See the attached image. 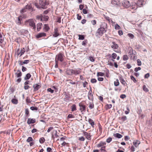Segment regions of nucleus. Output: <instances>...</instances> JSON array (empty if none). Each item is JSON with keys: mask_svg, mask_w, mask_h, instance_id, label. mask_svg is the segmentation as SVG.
Instances as JSON below:
<instances>
[{"mask_svg": "<svg viewBox=\"0 0 152 152\" xmlns=\"http://www.w3.org/2000/svg\"><path fill=\"white\" fill-rule=\"evenodd\" d=\"M42 25V23H39L37 24V30L38 31H40V30L41 28V26Z\"/></svg>", "mask_w": 152, "mask_h": 152, "instance_id": "21", "label": "nucleus"}, {"mask_svg": "<svg viewBox=\"0 0 152 152\" xmlns=\"http://www.w3.org/2000/svg\"><path fill=\"white\" fill-rule=\"evenodd\" d=\"M129 58L127 55H124L123 56V60L126 61L128 60Z\"/></svg>", "mask_w": 152, "mask_h": 152, "instance_id": "45", "label": "nucleus"}, {"mask_svg": "<svg viewBox=\"0 0 152 152\" xmlns=\"http://www.w3.org/2000/svg\"><path fill=\"white\" fill-rule=\"evenodd\" d=\"M88 99L91 101L93 100V95L92 93L91 89H90L89 90L88 94Z\"/></svg>", "mask_w": 152, "mask_h": 152, "instance_id": "10", "label": "nucleus"}, {"mask_svg": "<svg viewBox=\"0 0 152 152\" xmlns=\"http://www.w3.org/2000/svg\"><path fill=\"white\" fill-rule=\"evenodd\" d=\"M80 107V110L81 112L85 111L86 110V106L82 103H80L79 104Z\"/></svg>", "mask_w": 152, "mask_h": 152, "instance_id": "7", "label": "nucleus"}, {"mask_svg": "<svg viewBox=\"0 0 152 152\" xmlns=\"http://www.w3.org/2000/svg\"><path fill=\"white\" fill-rule=\"evenodd\" d=\"M137 65L138 66H140L141 65V62L140 60L139 59H138L137 60Z\"/></svg>", "mask_w": 152, "mask_h": 152, "instance_id": "53", "label": "nucleus"}, {"mask_svg": "<svg viewBox=\"0 0 152 152\" xmlns=\"http://www.w3.org/2000/svg\"><path fill=\"white\" fill-rule=\"evenodd\" d=\"M126 97V96L125 94H122L120 96V97L121 99H124Z\"/></svg>", "mask_w": 152, "mask_h": 152, "instance_id": "62", "label": "nucleus"}, {"mask_svg": "<svg viewBox=\"0 0 152 152\" xmlns=\"http://www.w3.org/2000/svg\"><path fill=\"white\" fill-rule=\"evenodd\" d=\"M112 138L110 137L107 139L106 141L108 143H110L112 141Z\"/></svg>", "mask_w": 152, "mask_h": 152, "instance_id": "60", "label": "nucleus"}, {"mask_svg": "<svg viewBox=\"0 0 152 152\" xmlns=\"http://www.w3.org/2000/svg\"><path fill=\"white\" fill-rule=\"evenodd\" d=\"M89 60L92 62H94L95 61V59L94 58V57L92 56L89 57Z\"/></svg>", "mask_w": 152, "mask_h": 152, "instance_id": "42", "label": "nucleus"}, {"mask_svg": "<svg viewBox=\"0 0 152 152\" xmlns=\"http://www.w3.org/2000/svg\"><path fill=\"white\" fill-rule=\"evenodd\" d=\"M44 29L45 32H47L50 29L49 27L48 24H45L44 27Z\"/></svg>", "mask_w": 152, "mask_h": 152, "instance_id": "22", "label": "nucleus"}, {"mask_svg": "<svg viewBox=\"0 0 152 152\" xmlns=\"http://www.w3.org/2000/svg\"><path fill=\"white\" fill-rule=\"evenodd\" d=\"M127 35L131 39H133L134 37V35L132 34L129 33Z\"/></svg>", "mask_w": 152, "mask_h": 152, "instance_id": "52", "label": "nucleus"}, {"mask_svg": "<svg viewBox=\"0 0 152 152\" xmlns=\"http://www.w3.org/2000/svg\"><path fill=\"white\" fill-rule=\"evenodd\" d=\"M91 83H96V82L97 81L95 79H92L91 80Z\"/></svg>", "mask_w": 152, "mask_h": 152, "instance_id": "56", "label": "nucleus"}, {"mask_svg": "<svg viewBox=\"0 0 152 152\" xmlns=\"http://www.w3.org/2000/svg\"><path fill=\"white\" fill-rule=\"evenodd\" d=\"M122 5L126 8L129 7L130 6L129 1L126 0L124 1L122 3Z\"/></svg>", "mask_w": 152, "mask_h": 152, "instance_id": "4", "label": "nucleus"}, {"mask_svg": "<svg viewBox=\"0 0 152 152\" xmlns=\"http://www.w3.org/2000/svg\"><path fill=\"white\" fill-rule=\"evenodd\" d=\"M26 24H28L31 27L33 28V29L35 30L36 28V26L35 23L32 19H29L26 21Z\"/></svg>", "mask_w": 152, "mask_h": 152, "instance_id": "2", "label": "nucleus"}, {"mask_svg": "<svg viewBox=\"0 0 152 152\" xmlns=\"http://www.w3.org/2000/svg\"><path fill=\"white\" fill-rule=\"evenodd\" d=\"M26 6L23 8V9L20 11V12L21 13H23L25 12H26V11L27 10V8H26Z\"/></svg>", "mask_w": 152, "mask_h": 152, "instance_id": "31", "label": "nucleus"}, {"mask_svg": "<svg viewBox=\"0 0 152 152\" xmlns=\"http://www.w3.org/2000/svg\"><path fill=\"white\" fill-rule=\"evenodd\" d=\"M46 36V34L43 32L39 34L36 36V37L37 38H39L43 37H45Z\"/></svg>", "mask_w": 152, "mask_h": 152, "instance_id": "17", "label": "nucleus"}, {"mask_svg": "<svg viewBox=\"0 0 152 152\" xmlns=\"http://www.w3.org/2000/svg\"><path fill=\"white\" fill-rule=\"evenodd\" d=\"M11 102L12 103L15 104H17L18 103V100L17 99H12L11 100Z\"/></svg>", "mask_w": 152, "mask_h": 152, "instance_id": "34", "label": "nucleus"}, {"mask_svg": "<svg viewBox=\"0 0 152 152\" xmlns=\"http://www.w3.org/2000/svg\"><path fill=\"white\" fill-rule=\"evenodd\" d=\"M117 56V54L115 53H113L111 55V57L113 58V59H112V60L114 62L115 61V60H114V59H115L116 58Z\"/></svg>", "mask_w": 152, "mask_h": 152, "instance_id": "25", "label": "nucleus"}, {"mask_svg": "<svg viewBox=\"0 0 152 152\" xmlns=\"http://www.w3.org/2000/svg\"><path fill=\"white\" fill-rule=\"evenodd\" d=\"M73 75H78L81 72L80 69H73Z\"/></svg>", "mask_w": 152, "mask_h": 152, "instance_id": "12", "label": "nucleus"}, {"mask_svg": "<svg viewBox=\"0 0 152 152\" xmlns=\"http://www.w3.org/2000/svg\"><path fill=\"white\" fill-rule=\"evenodd\" d=\"M140 141L138 140H134L133 143V145L136 147H137L140 144Z\"/></svg>", "mask_w": 152, "mask_h": 152, "instance_id": "19", "label": "nucleus"}, {"mask_svg": "<svg viewBox=\"0 0 152 152\" xmlns=\"http://www.w3.org/2000/svg\"><path fill=\"white\" fill-rule=\"evenodd\" d=\"M106 144L105 142H100L97 145L98 148L104 146Z\"/></svg>", "mask_w": 152, "mask_h": 152, "instance_id": "29", "label": "nucleus"}, {"mask_svg": "<svg viewBox=\"0 0 152 152\" xmlns=\"http://www.w3.org/2000/svg\"><path fill=\"white\" fill-rule=\"evenodd\" d=\"M73 69H68L66 71V74L69 75H73Z\"/></svg>", "mask_w": 152, "mask_h": 152, "instance_id": "24", "label": "nucleus"}, {"mask_svg": "<svg viewBox=\"0 0 152 152\" xmlns=\"http://www.w3.org/2000/svg\"><path fill=\"white\" fill-rule=\"evenodd\" d=\"M119 78L121 83L124 86H125L126 83L125 80L122 77V76L121 75L119 76Z\"/></svg>", "mask_w": 152, "mask_h": 152, "instance_id": "15", "label": "nucleus"}, {"mask_svg": "<svg viewBox=\"0 0 152 152\" xmlns=\"http://www.w3.org/2000/svg\"><path fill=\"white\" fill-rule=\"evenodd\" d=\"M31 77V75L30 73L27 74L24 78L25 80H27L29 79Z\"/></svg>", "mask_w": 152, "mask_h": 152, "instance_id": "27", "label": "nucleus"}, {"mask_svg": "<svg viewBox=\"0 0 152 152\" xmlns=\"http://www.w3.org/2000/svg\"><path fill=\"white\" fill-rule=\"evenodd\" d=\"M26 7L27 8L28 10H29L32 9V7L31 4H27L26 5Z\"/></svg>", "mask_w": 152, "mask_h": 152, "instance_id": "40", "label": "nucleus"}, {"mask_svg": "<svg viewBox=\"0 0 152 152\" xmlns=\"http://www.w3.org/2000/svg\"><path fill=\"white\" fill-rule=\"evenodd\" d=\"M108 64L111 66H113V64L109 61H108Z\"/></svg>", "mask_w": 152, "mask_h": 152, "instance_id": "63", "label": "nucleus"}, {"mask_svg": "<svg viewBox=\"0 0 152 152\" xmlns=\"http://www.w3.org/2000/svg\"><path fill=\"white\" fill-rule=\"evenodd\" d=\"M121 119L123 121H124L127 119V117L126 116H123L121 117Z\"/></svg>", "mask_w": 152, "mask_h": 152, "instance_id": "51", "label": "nucleus"}, {"mask_svg": "<svg viewBox=\"0 0 152 152\" xmlns=\"http://www.w3.org/2000/svg\"><path fill=\"white\" fill-rule=\"evenodd\" d=\"M15 75L18 78L20 77L22 75V73L20 70H18L15 73Z\"/></svg>", "mask_w": 152, "mask_h": 152, "instance_id": "14", "label": "nucleus"}, {"mask_svg": "<svg viewBox=\"0 0 152 152\" xmlns=\"http://www.w3.org/2000/svg\"><path fill=\"white\" fill-rule=\"evenodd\" d=\"M104 74L102 72H98L97 73V76H104Z\"/></svg>", "mask_w": 152, "mask_h": 152, "instance_id": "46", "label": "nucleus"}, {"mask_svg": "<svg viewBox=\"0 0 152 152\" xmlns=\"http://www.w3.org/2000/svg\"><path fill=\"white\" fill-rule=\"evenodd\" d=\"M25 114L26 115V116L28 117L29 114V111L28 109H26Z\"/></svg>", "mask_w": 152, "mask_h": 152, "instance_id": "47", "label": "nucleus"}, {"mask_svg": "<svg viewBox=\"0 0 152 152\" xmlns=\"http://www.w3.org/2000/svg\"><path fill=\"white\" fill-rule=\"evenodd\" d=\"M52 149L48 147L47 148V152H52Z\"/></svg>", "mask_w": 152, "mask_h": 152, "instance_id": "59", "label": "nucleus"}, {"mask_svg": "<svg viewBox=\"0 0 152 152\" xmlns=\"http://www.w3.org/2000/svg\"><path fill=\"white\" fill-rule=\"evenodd\" d=\"M40 4L41 5V8L43 9H45L46 8V6L47 4L46 1L44 0L40 2Z\"/></svg>", "mask_w": 152, "mask_h": 152, "instance_id": "8", "label": "nucleus"}, {"mask_svg": "<svg viewBox=\"0 0 152 152\" xmlns=\"http://www.w3.org/2000/svg\"><path fill=\"white\" fill-rule=\"evenodd\" d=\"M49 18V17L47 16L44 15V16H42V20L44 21H47L48 20V19Z\"/></svg>", "mask_w": 152, "mask_h": 152, "instance_id": "36", "label": "nucleus"}, {"mask_svg": "<svg viewBox=\"0 0 152 152\" xmlns=\"http://www.w3.org/2000/svg\"><path fill=\"white\" fill-rule=\"evenodd\" d=\"M144 4V0H138L137 4L139 7H141Z\"/></svg>", "mask_w": 152, "mask_h": 152, "instance_id": "18", "label": "nucleus"}, {"mask_svg": "<svg viewBox=\"0 0 152 152\" xmlns=\"http://www.w3.org/2000/svg\"><path fill=\"white\" fill-rule=\"evenodd\" d=\"M114 27L115 28L116 30H119L121 28V27L118 24H116L115 25Z\"/></svg>", "mask_w": 152, "mask_h": 152, "instance_id": "39", "label": "nucleus"}, {"mask_svg": "<svg viewBox=\"0 0 152 152\" xmlns=\"http://www.w3.org/2000/svg\"><path fill=\"white\" fill-rule=\"evenodd\" d=\"M25 52V50L24 48H23L22 49H21L20 51V49H18L16 52V53L17 55L18 56L20 55V56L24 53Z\"/></svg>", "mask_w": 152, "mask_h": 152, "instance_id": "5", "label": "nucleus"}, {"mask_svg": "<svg viewBox=\"0 0 152 152\" xmlns=\"http://www.w3.org/2000/svg\"><path fill=\"white\" fill-rule=\"evenodd\" d=\"M74 115L71 114H69L67 116V118H74Z\"/></svg>", "mask_w": 152, "mask_h": 152, "instance_id": "54", "label": "nucleus"}, {"mask_svg": "<svg viewBox=\"0 0 152 152\" xmlns=\"http://www.w3.org/2000/svg\"><path fill=\"white\" fill-rule=\"evenodd\" d=\"M20 31L21 33L23 34H27L28 33V31L26 30H21Z\"/></svg>", "mask_w": 152, "mask_h": 152, "instance_id": "35", "label": "nucleus"}, {"mask_svg": "<svg viewBox=\"0 0 152 152\" xmlns=\"http://www.w3.org/2000/svg\"><path fill=\"white\" fill-rule=\"evenodd\" d=\"M137 5L136 4H134V5H133L131 7L132 10H135L137 8Z\"/></svg>", "mask_w": 152, "mask_h": 152, "instance_id": "23", "label": "nucleus"}, {"mask_svg": "<svg viewBox=\"0 0 152 152\" xmlns=\"http://www.w3.org/2000/svg\"><path fill=\"white\" fill-rule=\"evenodd\" d=\"M113 45H111V47L113 49H117L118 47V45L115 42H112Z\"/></svg>", "mask_w": 152, "mask_h": 152, "instance_id": "16", "label": "nucleus"}, {"mask_svg": "<svg viewBox=\"0 0 152 152\" xmlns=\"http://www.w3.org/2000/svg\"><path fill=\"white\" fill-rule=\"evenodd\" d=\"M45 140L44 137L40 138L39 140V142L41 143H43L45 141Z\"/></svg>", "mask_w": 152, "mask_h": 152, "instance_id": "38", "label": "nucleus"}, {"mask_svg": "<svg viewBox=\"0 0 152 152\" xmlns=\"http://www.w3.org/2000/svg\"><path fill=\"white\" fill-rule=\"evenodd\" d=\"M114 86H117L119 85V80L118 79H117L116 80V81L114 82Z\"/></svg>", "mask_w": 152, "mask_h": 152, "instance_id": "32", "label": "nucleus"}, {"mask_svg": "<svg viewBox=\"0 0 152 152\" xmlns=\"http://www.w3.org/2000/svg\"><path fill=\"white\" fill-rule=\"evenodd\" d=\"M91 23L92 25H94L96 24V20H92L91 21Z\"/></svg>", "mask_w": 152, "mask_h": 152, "instance_id": "58", "label": "nucleus"}, {"mask_svg": "<svg viewBox=\"0 0 152 152\" xmlns=\"http://www.w3.org/2000/svg\"><path fill=\"white\" fill-rule=\"evenodd\" d=\"M26 102L28 103H30L31 102V101L30 98L28 97H27L26 100Z\"/></svg>", "mask_w": 152, "mask_h": 152, "instance_id": "55", "label": "nucleus"}, {"mask_svg": "<svg viewBox=\"0 0 152 152\" xmlns=\"http://www.w3.org/2000/svg\"><path fill=\"white\" fill-rule=\"evenodd\" d=\"M106 31L105 28L103 27H100L97 30L96 33V36L99 38L101 37L103 33Z\"/></svg>", "mask_w": 152, "mask_h": 152, "instance_id": "1", "label": "nucleus"}, {"mask_svg": "<svg viewBox=\"0 0 152 152\" xmlns=\"http://www.w3.org/2000/svg\"><path fill=\"white\" fill-rule=\"evenodd\" d=\"M114 136L118 138H121L122 137V135H121V134L118 133H117L116 134H114Z\"/></svg>", "mask_w": 152, "mask_h": 152, "instance_id": "26", "label": "nucleus"}, {"mask_svg": "<svg viewBox=\"0 0 152 152\" xmlns=\"http://www.w3.org/2000/svg\"><path fill=\"white\" fill-rule=\"evenodd\" d=\"M36 120L35 119L28 118L27 120V123L28 124H34Z\"/></svg>", "mask_w": 152, "mask_h": 152, "instance_id": "11", "label": "nucleus"}, {"mask_svg": "<svg viewBox=\"0 0 152 152\" xmlns=\"http://www.w3.org/2000/svg\"><path fill=\"white\" fill-rule=\"evenodd\" d=\"M47 91L48 92H51V93H53L54 91L51 88H48L47 89Z\"/></svg>", "mask_w": 152, "mask_h": 152, "instance_id": "61", "label": "nucleus"}, {"mask_svg": "<svg viewBox=\"0 0 152 152\" xmlns=\"http://www.w3.org/2000/svg\"><path fill=\"white\" fill-rule=\"evenodd\" d=\"M111 4L114 6H120L121 2L119 0H112Z\"/></svg>", "mask_w": 152, "mask_h": 152, "instance_id": "6", "label": "nucleus"}, {"mask_svg": "<svg viewBox=\"0 0 152 152\" xmlns=\"http://www.w3.org/2000/svg\"><path fill=\"white\" fill-rule=\"evenodd\" d=\"M33 87L34 88V91H36L41 87V86L39 85L36 84L34 85Z\"/></svg>", "mask_w": 152, "mask_h": 152, "instance_id": "13", "label": "nucleus"}, {"mask_svg": "<svg viewBox=\"0 0 152 152\" xmlns=\"http://www.w3.org/2000/svg\"><path fill=\"white\" fill-rule=\"evenodd\" d=\"M72 111L73 112L76 110V108L75 104H73L71 106Z\"/></svg>", "mask_w": 152, "mask_h": 152, "instance_id": "30", "label": "nucleus"}, {"mask_svg": "<svg viewBox=\"0 0 152 152\" xmlns=\"http://www.w3.org/2000/svg\"><path fill=\"white\" fill-rule=\"evenodd\" d=\"M53 129V127H50L47 130V132H49L51 130Z\"/></svg>", "mask_w": 152, "mask_h": 152, "instance_id": "64", "label": "nucleus"}, {"mask_svg": "<svg viewBox=\"0 0 152 152\" xmlns=\"http://www.w3.org/2000/svg\"><path fill=\"white\" fill-rule=\"evenodd\" d=\"M79 39L80 40H83L84 39V37L83 35H78Z\"/></svg>", "mask_w": 152, "mask_h": 152, "instance_id": "41", "label": "nucleus"}, {"mask_svg": "<svg viewBox=\"0 0 152 152\" xmlns=\"http://www.w3.org/2000/svg\"><path fill=\"white\" fill-rule=\"evenodd\" d=\"M59 34L58 32V29L57 28H55L54 29L53 36L54 37H57L59 35Z\"/></svg>", "mask_w": 152, "mask_h": 152, "instance_id": "9", "label": "nucleus"}, {"mask_svg": "<svg viewBox=\"0 0 152 152\" xmlns=\"http://www.w3.org/2000/svg\"><path fill=\"white\" fill-rule=\"evenodd\" d=\"M130 77L131 80H132L134 83H136L137 82L135 78L133 76L131 75L130 76Z\"/></svg>", "mask_w": 152, "mask_h": 152, "instance_id": "49", "label": "nucleus"}, {"mask_svg": "<svg viewBox=\"0 0 152 152\" xmlns=\"http://www.w3.org/2000/svg\"><path fill=\"white\" fill-rule=\"evenodd\" d=\"M34 4L38 8H40L41 7L37 3H34Z\"/></svg>", "mask_w": 152, "mask_h": 152, "instance_id": "57", "label": "nucleus"}, {"mask_svg": "<svg viewBox=\"0 0 152 152\" xmlns=\"http://www.w3.org/2000/svg\"><path fill=\"white\" fill-rule=\"evenodd\" d=\"M87 43H88L87 41L86 40H85L83 41L82 45H83L85 46L86 45V44Z\"/></svg>", "mask_w": 152, "mask_h": 152, "instance_id": "48", "label": "nucleus"}, {"mask_svg": "<svg viewBox=\"0 0 152 152\" xmlns=\"http://www.w3.org/2000/svg\"><path fill=\"white\" fill-rule=\"evenodd\" d=\"M30 109L32 110H37L38 109V108L37 107H30Z\"/></svg>", "mask_w": 152, "mask_h": 152, "instance_id": "50", "label": "nucleus"}, {"mask_svg": "<svg viewBox=\"0 0 152 152\" xmlns=\"http://www.w3.org/2000/svg\"><path fill=\"white\" fill-rule=\"evenodd\" d=\"M37 19H38V20H39L40 21H42V15H40V16L38 15L37 16Z\"/></svg>", "mask_w": 152, "mask_h": 152, "instance_id": "43", "label": "nucleus"}, {"mask_svg": "<svg viewBox=\"0 0 152 152\" xmlns=\"http://www.w3.org/2000/svg\"><path fill=\"white\" fill-rule=\"evenodd\" d=\"M88 122L93 127H94V121L91 119H89L88 120Z\"/></svg>", "mask_w": 152, "mask_h": 152, "instance_id": "28", "label": "nucleus"}, {"mask_svg": "<svg viewBox=\"0 0 152 152\" xmlns=\"http://www.w3.org/2000/svg\"><path fill=\"white\" fill-rule=\"evenodd\" d=\"M89 107L91 109H92L94 107V105L93 102H90L89 103Z\"/></svg>", "mask_w": 152, "mask_h": 152, "instance_id": "37", "label": "nucleus"}, {"mask_svg": "<svg viewBox=\"0 0 152 152\" xmlns=\"http://www.w3.org/2000/svg\"><path fill=\"white\" fill-rule=\"evenodd\" d=\"M63 57L64 55L63 54L61 53H60L56 55L55 59H57L58 62V61H59L61 62L63 61Z\"/></svg>", "mask_w": 152, "mask_h": 152, "instance_id": "3", "label": "nucleus"}, {"mask_svg": "<svg viewBox=\"0 0 152 152\" xmlns=\"http://www.w3.org/2000/svg\"><path fill=\"white\" fill-rule=\"evenodd\" d=\"M84 135L86 136V138L88 140H90L91 139V136L90 135V134H88V133L86 132H83Z\"/></svg>", "mask_w": 152, "mask_h": 152, "instance_id": "20", "label": "nucleus"}, {"mask_svg": "<svg viewBox=\"0 0 152 152\" xmlns=\"http://www.w3.org/2000/svg\"><path fill=\"white\" fill-rule=\"evenodd\" d=\"M33 140V139L32 137H29L27 140H26V141L28 142H30L31 141H32Z\"/></svg>", "mask_w": 152, "mask_h": 152, "instance_id": "44", "label": "nucleus"}, {"mask_svg": "<svg viewBox=\"0 0 152 152\" xmlns=\"http://www.w3.org/2000/svg\"><path fill=\"white\" fill-rule=\"evenodd\" d=\"M143 90L145 92H147L149 91L148 89L146 87L145 85H144L142 87Z\"/></svg>", "mask_w": 152, "mask_h": 152, "instance_id": "33", "label": "nucleus"}]
</instances>
